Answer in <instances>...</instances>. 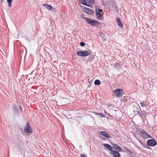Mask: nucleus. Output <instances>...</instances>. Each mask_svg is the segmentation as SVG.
<instances>
[{
    "label": "nucleus",
    "instance_id": "1",
    "mask_svg": "<svg viewBox=\"0 0 157 157\" xmlns=\"http://www.w3.org/2000/svg\"><path fill=\"white\" fill-rule=\"evenodd\" d=\"M140 136L144 139H147L149 138H152V137L148 134L144 129H139L138 130Z\"/></svg>",
    "mask_w": 157,
    "mask_h": 157
},
{
    "label": "nucleus",
    "instance_id": "2",
    "mask_svg": "<svg viewBox=\"0 0 157 157\" xmlns=\"http://www.w3.org/2000/svg\"><path fill=\"white\" fill-rule=\"evenodd\" d=\"M95 10L96 11V14L97 18L99 20H102L103 17V12L101 9H99V8L98 7H96Z\"/></svg>",
    "mask_w": 157,
    "mask_h": 157
},
{
    "label": "nucleus",
    "instance_id": "3",
    "mask_svg": "<svg viewBox=\"0 0 157 157\" xmlns=\"http://www.w3.org/2000/svg\"><path fill=\"white\" fill-rule=\"evenodd\" d=\"M123 94V91L121 89H117L113 91V96L117 98L121 97Z\"/></svg>",
    "mask_w": 157,
    "mask_h": 157
},
{
    "label": "nucleus",
    "instance_id": "4",
    "mask_svg": "<svg viewBox=\"0 0 157 157\" xmlns=\"http://www.w3.org/2000/svg\"><path fill=\"white\" fill-rule=\"evenodd\" d=\"M85 20L90 24L93 26H96L98 25L99 23L98 21L92 20L90 18L85 17Z\"/></svg>",
    "mask_w": 157,
    "mask_h": 157
},
{
    "label": "nucleus",
    "instance_id": "5",
    "mask_svg": "<svg viewBox=\"0 0 157 157\" xmlns=\"http://www.w3.org/2000/svg\"><path fill=\"white\" fill-rule=\"evenodd\" d=\"M25 132L26 133H31L33 132V130L31 127L30 124L27 122L24 129Z\"/></svg>",
    "mask_w": 157,
    "mask_h": 157
},
{
    "label": "nucleus",
    "instance_id": "6",
    "mask_svg": "<svg viewBox=\"0 0 157 157\" xmlns=\"http://www.w3.org/2000/svg\"><path fill=\"white\" fill-rule=\"evenodd\" d=\"M76 54L77 56H89L90 54L89 52L87 51H78Z\"/></svg>",
    "mask_w": 157,
    "mask_h": 157
},
{
    "label": "nucleus",
    "instance_id": "7",
    "mask_svg": "<svg viewBox=\"0 0 157 157\" xmlns=\"http://www.w3.org/2000/svg\"><path fill=\"white\" fill-rule=\"evenodd\" d=\"M157 144L156 141L153 139H150L147 140V144L149 146H154Z\"/></svg>",
    "mask_w": 157,
    "mask_h": 157
},
{
    "label": "nucleus",
    "instance_id": "8",
    "mask_svg": "<svg viewBox=\"0 0 157 157\" xmlns=\"http://www.w3.org/2000/svg\"><path fill=\"white\" fill-rule=\"evenodd\" d=\"M110 155L113 156V157H120L121 155L120 154L115 150L111 151L109 152Z\"/></svg>",
    "mask_w": 157,
    "mask_h": 157
},
{
    "label": "nucleus",
    "instance_id": "9",
    "mask_svg": "<svg viewBox=\"0 0 157 157\" xmlns=\"http://www.w3.org/2000/svg\"><path fill=\"white\" fill-rule=\"evenodd\" d=\"M83 9L84 10L85 12L89 14H92L94 13V12L93 10L90 9L88 8H87L86 7L84 6L83 8Z\"/></svg>",
    "mask_w": 157,
    "mask_h": 157
},
{
    "label": "nucleus",
    "instance_id": "10",
    "mask_svg": "<svg viewBox=\"0 0 157 157\" xmlns=\"http://www.w3.org/2000/svg\"><path fill=\"white\" fill-rule=\"evenodd\" d=\"M138 113L142 119L145 118L146 116V114L144 111L139 112Z\"/></svg>",
    "mask_w": 157,
    "mask_h": 157
},
{
    "label": "nucleus",
    "instance_id": "11",
    "mask_svg": "<svg viewBox=\"0 0 157 157\" xmlns=\"http://www.w3.org/2000/svg\"><path fill=\"white\" fill-rule=\"evenodd\" d=\"M101 133L103 136L107 138H109L111 137V136L109 134H108L105 131H102L101 132Z\"/></svg>",
    "mask_w": 157,
    "mask_h": 157
},
{
    "label": "nucleus",
    "instance_id": "12",
    "mask_svg": "<svg viewBox=\"0 0 157 157\" xmlns=\"http://www.w3.org/2000/svg\"><path fill=\"white\" fill-rule=\"evenodd\" d=\"M113 147L114 149L115 150L118 151L119 152H120L121 151V147L116 144H114Z\"/></svg>",
    "mask_w": 157,
    "mask_h": 157
},
{
    "label": "nucleus",
    "instance_id": "13",
    "mask_svg": "<svg viewBox=\"0 0 157 157\" xmlns=\"http://www.w3.org/2000/svg\"><path fill=\"white\" fill-rule=\"evenodd\" d=\"M104 146L106 147V148L108 149L110 151H113V148L109 144H104Z\"/></svg>",
    "mask_w": 157,
    "mask_h": 157
},
{
    "label": "nucleus",
    "instance_id": "14",
    "mask_svg": "<svg viewBox=\"0 0 157 157\" xmlns=\"http://www.w3.org/2000/svg\"><path fill=\"white\" fill-rule=\"evenodd\" d=\"M117 23H118V25L120 27H122L123 26V25L122 22H121V19L120 18L118 17V18H117ZM121 28H122V27H121Z\"/></svg>",
    "mask_w": 157,
    "mask_h": 157
},
{
    "label": "nucleus",
    "instance_id": "15",
    "mask_svg": "<svg viewBox=\"0 0 157 157\" xmlns=\"http://www.w3.org/2000/svg\"><path fill=\"white\" fill-rule=\"evenodd\" d=\"M79 2L83 5L86 6H88L86 2V0H79Z\"/></svg>",
    "mask_w": 157,
    "mask_h": 157
},
{
    "label": "nucleus",
    "instance_id": "16",
    "mask_svg": "<svg viewBox=\"0 0 157 157\" xmlns=\"http://www.w3.org/2000/svg\"><path fill=\"white\" fill-rule=\"evenodd\" d=\"M44 6H46V8L47 9L49 10H51L52 9V6L51 5H48L47 4L44 5Z\"/></svg>",
    "mask_w": 157,
    "mask_h": 157
},
{
    "label": "nucleus",
    "instance_id": "17",
    "mask_svg": "<svg viewBox=\"0 0 157 157\" xmlns=\"http://www.w3.org/2000/svg\"><path fill=\"white\" fill-rule=\"evenodd\" d=\"M100 83V82L99 80H96L94 82V84L97 85H99Z\"/></svg>",
    "mask_w": 157,
    "mask_h": 157
},
{
    "label": "nucleus",
    "instance_id": "18",
    "mask_svg": "<svg viewBox=\"0 0 157 157\" xmlns=\"http://www.w3.org/2000/svg\"><path fill=\"white\" fill-rule=\"evenodd\" d=\"M12 0H7V2L8 3H9L8 6L9 7H11L12 6Z\"/></svg>",
    "mask_w": 157,
    "mask_h": 157
},
{
    "label": "nucleus",
    "instance_id": "19",
    "mask_svg": "<svg viewBox=\"0 0 157 157\" xmlns=\"http://www.w3.org/2000/svg\"><path fill=\"white\" fill-rule=\"evenodd\" d=\"M93 113H95L97 115H99L100 116H101L102 117H105L104 114H103V113H94V112H93Z\"/></svg>",
    "mask_w": 157,
    "mask_h": 157
},
{
    "label": "nucleus",
    "instance_id": "20",
    "mask_svg": "<svg viewBox=\"0 0 157 157\" xmlns=\"http://www.w3.org/2000/svg\"><path fill=\"white\" fill-rule=\"evenodd\" d=\"M140 105L142 107H145L146 106V105L144 103V101L140 102Z\"/></svg>",
    "mask_w": 157,
    "mask_h": 157
},
{
    "label": "nucleus",
    "instance_id": "21",
    "mask_svg": "<svg viewBox=\"0 0 157 157\" xmlns=\"http://www.w3.org/2000/svg\"><path fill=\"white\" fill-rule=\"evenodd\" d=\"M80 45L81 46L83 47L85 45V43L83 42H81L80 43Z\"/></svg>",
    "mask_w": 157,
    "mask_h": 157
},
{
    "label": "nucleus",
    "instance_id": "22",
    "mask_svg": "<svg viewBox=\"0 0 157 157\" xmlns=\"http://www.w3.org/2000/svg\"><path fill=\"white\" fill-rule=\"evenodd\" d=\"M81 157H87L84 154H81Z\"/></svg>",
    "mask_w": 157,
    "mask_h": 157
},
{
    "label": "nucleus",
    "instance_id": "23",
    "mask_svg": "<svg viewBox=\"0 0 157 157\" xmlns=\"http://www.w3.org/2000/svg\"><path fill=\"white\" fill-rule=\"evenodd\" d=\"M91 3H94V0H88Z\"/></svg>",
    "mask_w": 157,
    "mask_h": 157
},
{
    "label": "nucleus",
    "instance_id": "24",
    "mask_svg": "<svg viewBox=\"0 0 157 157\" xmlns=\"http://www.w3.org/2000/svg\"><path fill=\"white\" fill-rule=\"evenodd\" d=\"M4 0H1V1L2 2H3V1Z\"/></svg>",
    "mask_w": 157,
    "mask_h": 157
},
{
    "label": "nucleus",
    "instance_id": "25",
    "mask_svg": "<svg viewBox=\"0 0 157 157\" xmlns=\"http://www.w3.org/2000/svg\"><path fill=\"white\" fill-rule=\"evenodd\" d=\"M115 8H116V9H117V6H116V7H115Z\"/></svg>",
    "mask_w": 157,
    "mask_h": 157
}]
</instances>
